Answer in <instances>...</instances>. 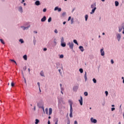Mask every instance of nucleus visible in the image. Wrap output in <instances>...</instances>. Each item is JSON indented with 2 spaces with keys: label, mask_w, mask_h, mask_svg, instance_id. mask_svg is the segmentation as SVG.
<instances>
[{
  "label": "nucleus",
  "mask_w": 124,
  "mask_h": 124,
  "mask_svg": "<svg viewBox=\"0 0 124 124\" xmlns=\"http://www.w3.org/2000/svg\"><path fill=\"white\" fill-rule=\"evenodd\" d=\"M60 86L61 88H62V84H60Z\"/></svg>",
  "instance_id": "nucleus-58"
},
{
  "label": "nucleus",
  "mask_w": 124,
  "mask_h": 124,
  "mask_svg": "<svg viewBox=\"0 0 124 124\" xmlns=\"http://www.w3.org/2000/svg\"><path fill=\"white\" fill-rule=\"evenodd\" d=\"M44 51H47V48H44Z\"/></svg>",
  "instance_id": "nucleus-54"
},
{
  "label": "nucleus",
  "mask_w": 124,
  "mask_h": 124,
  "mask_svg": "<svg viewBox=\"0 0 124 124\" xmlns=\"http://www.w3.org/2000/svg\"><path fill=\"white\" fill-rule=\"evenodd\" d=\"M65 24H66V22L64 21V22H63V25H65Z\"/></svg>",
  "instance_id": "nucleus-57"
},
{
  "label": "nucleus",
  "mask_w": 124,
  "mask_h": 124,
  "mask_svg": "<svg viewBox=\"0 0 124 124\" xmlns=\"http://www.w3.org/2000/svg\"><path fill=\"white\" fill-rule=\"evenodd\" d=\"M18 10L20 13L23 12V7L21 6H20L18 8Z\"/></svg>",
  "instance_id": "nucleus-7"
},
{
  "label": "nucleus",
  "mask_w": 124,
  "mask_h": 124,
  "mask_svg": "<svg viewBox=\"0 0 124 124\" xmlns=\"http://www.w3.org/2000/svg\"><path fill=\"white\" fill-rule=\"evenodd\" d=\"M40 75H41V76H42L43 77H45V76H44V72H43V71H41Z\"/></svg>",
  "instance_id": "nucleus-19"
},
{
  "label": "nucleus",
  "mask_w": 124,
  "mask_h": 124,
  "mask_svg": "<svg viewBox=\"0 0 124 124\" xmlns=\"http://www.w3.org/2000/svg\"><path fill=\"white\" fill-rule=\"evenodd\" d=\"M61 43H63L64 42V39L63 38V37H62L61 39Z\"/></svg>",
  "instance_id": "nucleus-23"
},
{
  "label": "nucleus",
  "mask_w": 124,
  "mask_h": 124,
  "mask_svg": "<svg viewBox=\"0 0 124 124\" xmlns=\"http://www.w3.org/2000/svg\"><path fill=\"white\" fill-rule=\"evenodd\" d=\"M78 101L80 105H83V97H82V96H80V99H79Z\"/></svg>",
  "instance_id": "nucleus-6"
},
{
  "label": "nucleus",
  "mask_w": 124,
  "mask_h": 124,
  "mask_svg": "<svg viewBox=\"0 0 124 124\" xmlns=\"http://www.w3.org/2000/svg\"><path fill=\"white\" fill-rule=\"evenodd\" d=\"M52 21V17H50L48 19V23H50Z\"/></svg>",
  "instance_id": "nucleus-33"
},
{
  "label": "nucleus",
  "mask_w": 124,
  "mask_h": 124,
  "mask_svg": "<svg viewBox=\"0 0 124 124\" xmlns=\"http://www.w3.org/2000/svg\"><path fill=\"white\" fill-rule=\"evenodd\" d=\"M84 95H85V96H88V92H84Z\"/></svg>",
  "instance_id": "nucleus-38"
},
{
  "label": "nucleus",
  "mask_w": 124,
  "mask_h": 124,
  "mask_svg": "<svg viewBox=\"0 0 124 124\" xmlns=\"http://www.w3.org/2000/svg\"><path fill=\"white\" fill-rule=\"evenodd\" d=\"M35 4L38 6V5H40L41 3H40V1L39 0H37L35 2Z\"/></svg>",
  "instance_id": "nucleus-10"
},
{
  "label": "nucleus",
  "mask_w": 124,
  "mask_h": 124,
  "mask_svg": "<svg viewBox=\"0 0 124 124\" xmlns=\"http://www.w3.org/2000/svg\"><path fill=\"white\" fill-rule=\"evenodd\" d=\"M71 20V16H69L68 19V21H70Z\"/></svg>",
  "instance_id": "nucleus-48"
},
{
  "label": "nucleus",
  "mask_w": 124,
  "mask_h": 124,
  "mask_svg": "<svg viewBox=\"0 0 124 124\" xmlns=\"http://www.w3.org/2000/svg\"><path fill=\"white\" fill-rule=\"evenodd\" d=\"M88 18H89V16L88 15H86L85 16V21H88Z\"/></svg>",
  "instance_id": "nucleus-22"
},
{
  "label": "nucleus",
  "mask_w": 124,
  "mask_h": 124,
  "mask_svg": "<svg viewBox=\"0 0 124 124\" xmlns=\"http://www.w3.org/2000/svg\"><path fill=\"white\" fill-rule=\"evenodd\" d=\"M42 108L43 109L44 112H45V110H44V107H42Z\"/></svg>",
  "instance_id": "nucleus-56"
},
{
  "label": "nucleus",
  "mask_w": 124,
  "mask_h": 124,
  "mask_svg": "<svg viewBox=\"0 0 124 124\" xmlns=\"http://www.w3.org/2000/svg\"><path fill=\"white\" fill-rule=\"evenodd\" d=\"M43 12H46V11H47V9L44 8V9L43 10Z\"/></svg>",
  "instance_id": "nucleus-43"
},
{
  "label": "nucleus",
  "mask_w": 124,
  "mask_h": 124,
  "mask_svg": "<svg viewBox=\"0 0 124 124\" xmlns=\"http://www.w3.org/2000/svg\"><path fill=\"white\" fill-rule=\"evenodd\" d=\"M57 10H58L59 12H61L62 11V8H59V7H56L54 8V11H57Z\"/></svg>",
  "instance_id": "nucleus-5"
},
{
  "label": "nucleus",
  "mask_w": 124,
  "mask_h": 124,
  "mask_svg": "<svg viewBox=\"0 0 124 124\" xmlns=\"http://www.w3.org/2000/svg\"><path fill=\"white\" fill-rule=\"evenodd\" d=\"M48 109L47 108H46V113L48 115Z\"/></svg>",
  "instance_id": "nucleus-37"
},
{
  "label": "nucleus",
  "mask_w": 124,
  "mask_h": 124,
  "mask_svg": "<svg viewBox=\"0 0 124 124\" xmlns=\"http://www.w3.org/2000/svg\"><path fill=\"white\" fill-rule=\"evenodd\" d=\"M68 102L70 104V109H72V101L69 100L68 101Z\"/></svg>",
  "instance_id": "nucleus-13"
},
{
  "label": "nucleus",
  "mask_w": 124,
  "mask_h": 124,
  "mask_svg": "<svg viewBox=\"0 0 124 124\" xmlns=\"http://www.w3.org/2000/svg\"><path fill=\"white\" fill-rule=\"evenodd\" d=\"M74 124H78V122H77V121H75Z\"/></svg>",
  "instance_id": "nucleus-50"
},
{
  "label": "nucleus",
  "mask_w": 124,
  "mask_h": 124,
  "mask_svg": "<svg viewBox=\"0 0 124 124\" xmlns=\"http://www.w3.org/2000/svg\"><path fill=\"white\" fill-rule=\"evenodd\" d=\"M73 42L74 43H75V44H77V45H78V42H77V40H74Z\"/></svg>",
  "instance_id": "nucleus-30"
},
{
  "label": "nucleus",
  "mask_w": 124,
  "mask_h": 124,
  "mask_svg": "<svg viewBox=\"0 0 124 124\" xmlns=\"http://www.w3.org/2000/svg\"><path fill=\"white\" fill-rule=\"evenodd\" d=\"M54 122H55V124H58V122H59V119L56 118V119L54 120Z\"/></svg>",
  "instance_id": "nucleus-21"
},
{
  "label": "nucleus",
  "mask_w": 124,
  "mask_h": 124,
  "mask_svg": "<svg viewBox=\"0 0 124 124\" xmlns=\"http://www.w3.org/2000/svg\"><path fill=\"white\" fill-rule=\"evenodd\" d=\"M38 123H39V120H38V119H35V124H38Z\"/></svg>",
  "instance_id": "nucleus-25"
},
{
  "label": "nucleus",
  "mask_w": 124,
  "mask_h": 124,
  "mask_svg": "<svg viewBox=\"0 0 124 124\" xmlns=\"http://www.w3.org/2000/svg\"><path fill=\"white\" fill-rule=\"evenodd\" d=\"M93 81L94 84L96 83V79H95V78H93Z\"/></svg>",
  "instance_id": "nucleus-32"
},
{
  "label": "nucleus",
  "mask_w": 124,
  "mask_h": 124,
  "mask_svg": "<svg viewBox=\"0 0 124 124\" xmlns=\"http://www.w3.org/2000/svg\"><path fill=\"white\" fill-rule=\"evenodd\" d=\"M19 42H20L21 44L24 43V40L22 39H19Z\"/></svg>",
  "instance_id": "nucleus-29"
},
{
  "label": "nucleus",
  "mask_w": 124,
  "mask_h": 124,
  "mask_svg": "<svg viewBox=\"0 0 124 124\" xmlns=\"http://www.w3.org/2000/svg\"><path fill=\"white\" fill-rule=\"evenodd\" d=\"M123 34H124V27L123 28Z\"/></svg>",
  "instance_id": "nucleus-61"
},
{
  "label": "nucleus",
  "mask_w": 124,
  "mask_h": 124,
  "mask_svg": "<svg viewBox=\"0 0 124 124\" xmlns=\"http://www.w3.org/2000/svg\"><path fill=\"white\" fill-rule=\"evenodd\" d=\"M54 32H55V33H58V30L57 29H55L54 30Z\"/></svg>",
  "instance_id": "nucleus-44"
},
{
  "label": "nucleus",
  "mask_w": 124,
  "mask_h": 124,
  "mask_svg": "<svg viewBox=\"0 0 124 124\" xmlns=\"http://www.w3.org/2000/svg\"><path fill=\"white\" fill-rule=\"evenodd\" d=\"M115 6H119V1H115Z\"/></svg>",
  "instance_id": "nucleus-24"
},
{
  "label": "nucleus",
  "mask_w": 124,
  "mask_h": 124,
  "mask_svg": "<svg viewBox=\"0 0 124 124\" xmlns=\"http://www.w3.org/2000/svg\"><path fill=\"white\" fill-rule=\"evenodd\" d=\"M47 124H51V122H50V121H48Z\"/></svg>",
  "instance_id": "nucleus-59"
},
{
  "label": "nucleus",
  "mask_w": 124,
  "mask_h": 124,
  "mask_svg": "<svg viewBox=\"0 0 124 124\" xmlns=\"http://www.w3.org/2000/svg\"><path fill=\"white\" fill-rule=\"evenodd\" d=\"M95 10H96V7H94V8H93L92 10V12H90V14H93V13H94V12L95 11Z\"/></svg>",
  "instance_id": "nucleus-11"
},
{
  "label": "nucleus",
  "mask_w": 124,
  "mask_h": 124,
  "mask_svg": "<svg viewBox=\"0 0 124 124\" xmlns=\"http://www.w3.org/2000/svg\"><path fill=\"white\" fill-rule=\"evenodd\" d=\"M53 42L55 44V45H57V39H54Z\"/></svg>",
  "instance_id": "nucleus-27"
},
{
  "label": "nucleus",
  "mask_w": 124,
  "mask_h": 124,
  "mask_svg": "<svg viewBox=\"0 0 124 124\" xmlns=\"http://www.w3.org/2000/svg\"><path fill=\"white\" fill-rule=\"evenodd\" d=\"M24 2H25V0H22L21 3H24Z\"/></svg>",
  "instance_id": "nucleus-55"
},
{
  "label": "nucleus",
  "mask_w": 124,
  "mask_h": 124,
  "mask_svg": "<svg viewBox=\"0 0 124 124\" xmlns=\"http://www.w3.org/2000/svg\"><path fill=\"white\" fill-rule=\"evenodd\" d=\"M62 58H63V55L61 54V55L60 56V59H62Z\"/></svg>",
  "instance_id": "nucleus-41"
},
{
  "label": "nucleus",
  "mask_w": 124,
  "mask_h": 124,
  "mask_svg": "<svg viewBox=\"0 0 124 124\" xmlns=\"http://www.w3.org/2000/svg\"><path fill=\"white\" fill-rule=\"evenodd\" d=\"M65 15H66V12H63V13L62 14V17H64V16H65Z\"/></svg>",
  "instance_id": "nucleus-34"
},
{
  "label": "nucleus",
  "mask_w": 124,
  "mask_h": 124,
  "mask_svg": "<svg viewBox=\"0 0 124 124\" xmlns=\"http://www.w3.org/2000/svg\"><path fill=\"white\" fill-rule=\"evenodd\" d=\"M30 27H31L30 26H28V27H25V30H29V28H30Z\"/></svg>",
  "instance_id": "nucleus-45"
},
{
  "label": "nucleus",
  "mask_w": 124,
  "mask_h": 124,
  "mask_svg": "<svg viewBox=\"0 0 124 124\" xmlns=\"http://www.w3.org/2000/svg\"><path fill=\"white\" fill-rule=\"evenodd\" d=\"M33 32H34L35 33H37V31H34Z\"/></svg>",
  "instance_id": "nucleus-62"
},
{
  "label": "nucleus",
  "mask_w": 124,
  "mask_h": 124,
  "mask_svg": "<svg viewBox=\"0 0 124 124\" xmlns=\"http://www.w3.org/2000/svg\"><path fill=\"white\" fill-rule=\"evenodd\" d=\"M103 47L102 48V49H101L100 50V53H101V56H104L105 55V53L104 52V50Z\"/></svg>",
  "instance_id": "nucleus-8"
},
{
  "label": "nucleus",
  "mask_w": 124,
  "mask_h": 124,
  "mask_svg": "<svg viewBox=\"0 0 124 124\" xmlns=\"http://www.w3.org/2000/svg\"><path fill=\"white\" fill-rule=\"evenodd\" d=\"M14 86H15V84L13 82H12L11 83V86L12 87H14Z\"/></svg>",
  "instance_id": "nucleus-39"
},
{
  "label": "nucleus",
  "mask_w": 124,
  "mask_h": 124,
  "mask_svg": "<svg viewBox=\"0 0 124 124\" xmlns=\"http://www.w3.org/2000/svg\"><path fill=\"white\" fill-rule=\"evenodd\" d=\"M105 93L106 94V96H108V91H105Z\"/></svg>",
  "instance_id": "nucleus-40"
},
{
  "label": "nucleus",
  "mask_w": 124,
  "mask_h": 124,
  "mask_svg": "<svg viewBox=\"0 0 124 124\" xmlns=\"http://www.w3.org/2000/svg\"><path fill=\"white\" fill-rule=\"evenodd\" d=\"M61 93L62 94H63V92H62V91H61Z\"/></svg>",
  "instance_id": "nucleus-63"
},
{
  "label": "nucleus",
  "mask_w": 124,
  "mask_h": 124,
  "mask_svg": "<svg viewBox=\"0 0 124 124\" xmlns=\"http://www.w3.org/2000/svg\"><path fill=\"white\" fill-rule=\"evenodd\" d=\"M21 29H22V30H23V31H25V30H26L25 27L24 26H21Z\"/></svg>",
  "instance_id": "nucleus-42"
},
{
  "label": "nucleus",
  "mask_w": 124,
  "mask_h": 124,
  "mask_svg": "<svg viewBox=\"0 0 124 124\" xmlns=\"http://www.w3.org/2000/svg\"><path fill=\"white\" fill-rule=\"evenodd\" d=\"M79 49L81 51V52H84L85 49H84V47L83 46H79Z\"/></svg>",
  "instance_id": "nucleus-14"
},
{
  "label": "nucleus",
  "mask_w": 124,
  "mask_h": 124,
  "mask_svg": "<svg viewBox=\"0 0 124 124\" xmlns=\"http://www.w3.org/2000/svg\"><path fill=\"white\" fill-rule=\"evenodd\" d=\"M79 71L80 72V73H83V69L82 68L79 69Z\"/></svg>",
  "instance_id": "nucleus-35"
},
{
  "label": "nucleus",
  "mask_w": 124,
  "mask_h": 124,
  "mask_svg": "<svg viewBox=\"0 0 124 124\" xmlns=\"http://www.w3.org/2000/svg\"><path fill=\"white\" fill-rule=\"evenodd\" d=\"M116 38L119 42H120V40H121V38H122V35L119 33H116Z\"/></svg>",
  "instance_id": "nucleus-1"
},
{
  "label": "nucleus",
  "mask_w": 124,
  "mask_h": 124,
  "mask_svg": "<svg viewBox=\"0 0 124 124\" xmlns=\"http://www.w3.org/2000/svg\"><path fill=\"white\" fill-rule=\"evenodd\" d=\"M37 85H38V87H39V88H40V83L37 82Z\"/></svg>",
  "instance_id": "nucleus-47"
},
{
  "label": "nucleus",
  "mask_w": 124,
  "mask_h": 124,
  "mask_svg": "<svg viewBox=\"0 0 124 124\" xmlns=\"http://www.w3.org/2000/svg\"><path fill=\"white\" fill-rule=\"evenodd\" d=\"M28 70H29V72H31V70L30 69V68L28 69Z\"/></svg>",
  "instance_id": "nucleus-64"
},
{
  "label": "nucleus",
  "mask_w": 124,
  "mask_h": 124,
  "mask_svg": "<svg viewBox=\"0 0 124 124\" xmlns=\"http://www.w3.org/2000/svg\"><path fill=\"white\" fill-rule=\"evenodd\" d=\"M33 110H34V111H35V110H36L35 106H34Z\"/></svg>",
  "instance_id": "nucleus-53"
},
{
  "label": "nucleus",
  "mask_w": 124,
  "mask_h": 124,
  "mask_svg": "<svg viewBox=\"0 0 124 124\" xmlns=\"http://www.w3.org/2000/svg\"><path fill=\"white\" fill-rule=\"evenodd\" d=\"M23 70H24V71H26V69H27V66H25V67L23 68Z\"/></svg>",
  "instance_id": "nucleus-49"
},
{
  "label": "nucleus",
  "mask_w": 124,
  "mask_h": 124,
  "mask_svg": "<svg viewBox=\"0 0 124 124\" xmlns=\"http://www.w3.org/2000/svg\"><path fill=\"white\" fill-rule=\"evenodd\" d=\"M52 108H49V115L50 116V115H51L52 114Z\"/></svg>",
  "instance_id": "nucleus-18"
},
{
  "label": "nucleus",
  "mask_w": 124,
  "mask_h": 124,
  "mask_svg": "<svg viewBox=\"0 0 124 124\" xmlns=\"http://www.w3.org/2000/svg\"><path fill=\"white\" fill-rule=\"evenodd\" d=\"M84 78L85 80V81L88 80V78H87V72H85V74H84Z\"/></svg>",
  "instance_id": "nucleus-16"
},
{
  "label": "nucleus",
  "mask_w": 124,
  "mask_h": 124,
  "mask_svg": "<svg viewBox=\"0 0 124 124\" xmlns=\"http://www.w3.org/2000/svg\"><path fill=\"white\" fill-rule=\"evenodd\" d=\"M39 90L40 93H41V89H40V87L39 88Z\"/></svg>",
  "instance_id": "nucleus-60"
},
{
  "label": "nucleus",
  "mask_w": 124,
  "mask_h": 124,
  "mask_svg": "<svg viewBox=\"0 0 124 124\" xmlns=\"http://www.w3.org/2000/svg\"><path fill=\"white\" fill-rule=\"evenodd\" d=\"M123 31V28L122 27H119V32H121Z\"/></svg>",
  "instance_id": "nucleus-26"
},
{
  "label": "nucleus",
  "mask_w": 124,
  "mask_h": 124,
  "mask_svg": "<svg viewBox=\"0 0 124 124\" xmlns=\"http://www.w3.org/2000/svg\"><path fill=\"white\" fill-rule=\"evenodd\" d=\"M10 61L11 62H15V63H16V64H17V62H16L14 60L11 59V60H10Z\"/></svg>",
  "instance_id": "nucleus-31"
},
{
  "label": "nucleus",
  "mask_w": 124,
  "mask_h": 124,
  "mask_svg": "<svg viewBox=\"0 0 124 124\" xmlns=\"http://www.w3.org/2000/svg\"><path fill=\"white\" fill-rule=\"evenodd\" d=\"M41 22H45L46 21V16H44L41 20Z\"/></svg>",
  "instance_id": "nucleus-15"
},
{
  "label": "nucleus",
  "mask_w": 124,
  "mask_h": 124,
  "mask_svg": "<svg viewBox=\"0 0 124 124\" xmlns=\"http://www.w3.org/2000/svg\"><path fill=\"white\" fill-rule=\"evenodd\" d=\"M0 41L1 43H2V44H5L4 42L3 41V40H2V39H0Z\"/></svg>",
  "instance_id": "nucleus-36"
},
{
  "label": "nucleus",
  "mask_w": 124,
  "mask_h": 124,
  "mask_svg": "<svg viewBox=\"0 0 124 124\" xmlns=\"http://www.w3.org/2000/svg\"><path fill=\"white\" fill-rule=\"evenodd\" d=\"M61 46L62 47H65L66 46V44L65 43H61Z\"/></svg>",
  "instance_id": "nucleus-17"
},
{
  "label": "nucleus",
  "mask_w": 124,
  "mask_h": 124,
  "mask_svg": "<svg viewBox=\"0 0 124 124\" xmlns=\"http://www.w3.org/2000/svg\"><path fill=\"white\" fill-rule=\"evenodd\" d=\"M78 86H74L73 88V91H74V92H77V91H78Z\"/></svg>",
  "instance_id": "nucleus-9"
},
{
  "label": "nucleus",
  "mask_w": 124,
  "mask_h": 124,
  "mask_svg": "<svg viewBox=\"0 0 124 124\" xmlns=\"http://www.w3.org/2000/svg\"><path fill=\"white\" fill-rule=\"evenodd\" d=\"M115 109V108H112L111 111H114Z\"/></svg>",
  "instance_id": "nucleus-52"
},
{
  "label": "nucleus",
  "mask_w": 124,
  "mask_h": 124,
  "mask_svg": "<svg viewBox=\"0 0 124 124\" xmlns=\"http://www.w3.org/2000/svg\"><path fill=\"white\" fill-rule=\"evenodd\" d=\"M73 108H70V117L73 118Z\"/></svg>",
  "instance_id": "nucleus-3"
},
{
  "label": "nucleus",
  "mask_w": 124,
  "mask_h": 124,
  "mask_svg": "<svg viewBox=\"0 0 124 124\" xmlns=\"http://www.w3.org/2000/svg\"><path fill=\"white\" fill-rule=\"evenodd\" d=\"M96 4H95V3H94L93 4H92L91 5V8L93 9V8H94V7H96Z\"/></svg>",
  "instance_id": "nucleus-12"
},
{
  "label": "nucleus",
  "mask_w": 124,
  "mask_h": 124,
  "mask_svg": "<svg viewBox=\"0 0 124 124\" xmlns=\"http://www.w3.org/2000/svg\"><path fill=\"white\" fill-rule=\"evenodd\" d=\"M64 89H63V88H62V87H61V92H63V91H64Z\"/></svg>",
  "instance_id": "nucleus-46"
},
{
  "label": "nucleus",
  "mask_w": 124,
  "mask_h": 124,
  "mask_svg": "<svg viewBox=\"0 0 124 124\" xmlns=\"http://www.w3.org/2000/svg\"><path fill=\"white\" fill-rule=\"evenodd\" d=\"M91 123H93V124H96L97 123V120L96 119H93V118H91Z\"/></svg>",
  "instance_id": "nucleus-4"
},
{
  "label": "nucleus",
  "mask_w": 124,
  "mask_h": 124,
  "mask_svg": "<svg viewBox=\"0 0 124 124\" xmlns=\"http://www.w3.org/2000/svg\"><path fill=\"white\" fill-rule=\"evenodd\" d=\"M74 19H73V18H72L71 19V25H72V24H73V23L74 22Z\"/></svg>",
  "instance_id": "nucleus-28"
},
{
  "label": "nucleus",
  "mask_w": 124,
  "mask_h": 124,
  "mask_svg": "<svg viewBox=\"0 0 124 124\" xmlns=\"http://www.w3.org/2000/svg\"><path fill=\"white\" fill-rule=\"evenodd\" d=\"M67 45H69L70 49L73 50V46H74V44H73V43H68Z\"/></svg>",
  "instance_id": "nucleus-2"
},
{
  "label": "nucleus",
  "mask_w": 124,
  "mask_h": 124,
  "mask_svg": "<svg viewBox=\"0 0 124 124\" xmlns=\"http://www.w3.org/2000/svg\"><path fill=\"white\" fill-rule=\"evenodd\" d=\"M111 63H112V64H113V63H114V61H113V60H111Z\"/></svg>",
  "instance_id": "nucleus-51"
},
{
  "label": "nucleus",
  "mask_w": 124,
  "mask_h": 124,
  "mask_svg": "<svg viewBox=\"0 0 124 124\" xmlns=\"http://www.w3.org/2000/svg\"><path fill=\"white\" fill-rule=\"evenodd\" d=\"M23 59L25 60V61H27V60H28V57L27 56V55L23 56Z\"/></svg>",
  "instance_id": "nucleus-20"
}]
</instances>
